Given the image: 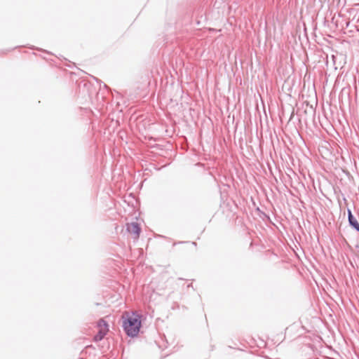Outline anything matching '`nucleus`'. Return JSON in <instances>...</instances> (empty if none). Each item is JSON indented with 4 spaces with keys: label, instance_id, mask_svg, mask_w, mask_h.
<instances>
[{
    "label": "nucleus",
    "instance_id": "f257e3e1",
    "mask_svg": "<svg viewBox=\"0 0 359 359\" xmlns=\"http://www.w3.org/2000/svg\"><path fill=\"white\" fill-rule=\"evenodd\" d=\"M122 318L123 329L126 334L130 337L137 336L141 327L140 316L136 313L125 312Z\"/></svg>",
    "mask_w": 359,
    "mask_h": 359
},
{
    "label": "nucleus",
    "instance_id": "f03ea898",
    "mask_svg": "<svg viewBox=\"0 0 359 359\" xmlns=\"http://www.w3.org/2000/svg\"><path fill=\"white\" fill-rule=\"evenodd\" d=\"M97 333L94 337V340L98 341L102 340L109 332V325L105 320L101 319L97 323Z\"/></svg>",
    "mask_w": 359,
    "mask_h": 359
},
{
    "label": "nucleus",
    "instance_id": "7ed1b4c3",
    "mask_svg": "<svg viewBox=\"0 0 359 359\" xmlns=\"http://www.w3.org/2000/svg\"><path fill=\"white\" fill-rule=\"evenodd\" d=\"M127 230L128 231L133 235L135 239L139 238L141 229L139 224L136 222H132L127 224Z\"/></svg>",
    "mask_w": 359,
    "mask_h": 359
},
{
    "label": "nucleus",
    "instance_id": "20e7f679",
    "mask_svg": "<svg viewBox=\"0 0 359 359\" xmlns=\"http://www.w3.org/2000/svg\"><path fill=\"white\" fill-rule=\"evenodd\" d=\"M332 59L336 69H341L346 63L345 57L342 55H333Z\"/></svg>",
    "mask_w": 359,
    "mask_h": 359
},
{
    "label": "nucleus",
    "instance_id": "39448f33",
    "mask_svg": "<svg viewBox=\"0 0 359 359\" xmlns=\"http://www.w3.org/2000/svg\"><path fill=\"white\" fill-rule=\"evenodd\" d=\"M348 220L351 226H353L355 229H357V226H359L357 220L353 217L351 214V212L348 211Z\"/></svg>",
    "mask_w": 359,
    "mask_h": 359
},
{
    "label": "nucleus",
    "instance_id": "423d86ee",
    "mask_svg": "<svg viewBox=\"0 0 359 359\" xmlns=\"http://www.w3.org/2000/svg\"><path fill=\"white\" fill-rule=\"evenodd\" d=\"M357 230L359 231V226H357Z\"/></svg>",
    "mask_w": 359,
    "mask_h": 359
}]
</instances>
